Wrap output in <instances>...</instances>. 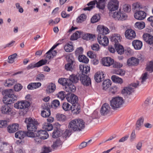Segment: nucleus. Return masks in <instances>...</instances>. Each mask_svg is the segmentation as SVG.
Masks as SVG:
<instances>
[{
  "label": "nucleus",
  "instance_id": "11",
  "mask_svg": "<svg viewBox=\"0 0 153 153\" xmlns=\"http://www.w3.org/2000/svg\"><path fill=\"white\" fill-rule=\"evenodd\" d=\"M79 80L81 83L84 85L88 86L91 83V79L88 76L83 74H80Z\"/></svg>",
  "mask_w": 153,
  "mask_h": 153
},
{
  "label": "nucleus",
  "instance_id": "35",
  "mask_svg": "<svg viewBox=\"0 0 153 153\" xmlns=\"http://www.w3.org/2000/svg\"><path fill=\"white\" fill-rule=\"evenodd\" d=\"M82 32L80 31H78L74 33L71 37L70 39L71 40H77L79 37L82 36Z\"/></svg>",
  "mask_w": 153,
  "mask_h": 153
},
{
  "label": "nucleus",
  "instance_id": "49",
  "mask_svg": "<svg viewBox=\"0 0 153 153\" xmlns=\"http://www.w3.org/2000/svg\"><path fill=\"white\" fill-rule=\"evenodd\" d=\"M70 130L67 129L62 134V136L63 138H66L67 137H69L71 134L72 131L71 129Z\"/></svg>",
  "mask_w": 153,
  "mask_h": 153
},
{
  "label": "nucleus",
  "instance_id": "38",
  "mask_svg": "<svg viewBox=\"0 0 153 153\" xmlns=\"http://www.w3.org/2000/svg\"><path fill=\"white\" fill-rule=\"evenodd\" d=\"M82 38L87 40L93 39L94 37V35L90 33H85L82 32Z\"/></svg>",
  "mask_w": 153,
  "mask_h": 153
},
{
  "label": "nucleus",
  "instance_id": "2",
  "mask_svg": "<svg viewBox=\"0 0 153 153\" xmlns=\"http://www.w3.org/2000/svg\"><path fill=\"white\" fill-rule=\"evenodd\" d=\"M85 122L81 119H78L71 120L68 125L69 129L74 131H80L85 127Z\"/></svg>",
  "mask_w": 153,
  "mask_h": 153
},
{
  "label": "nucleus",
  "instance_id": "32",
  "mask_svg": "<svg viewBox=\"0 0 153 153\" xmlns=\"http://www.w3.org/2000/svg\"><path fill=\"white\" fill-rule=\"evenodd\" d=\"M63 142L59 139H56L53 142V144L51 145L52 148L54 149H56L59 148L61 147Z\"/></svg>",
  "mask_w": 153,
  "mask_h": 153
},
{
  "label": "nucleus",
  "instance_id": "21",
  "mask_svg": "<svg viewBox=\"0 0 153 153\" xmlns=\"http://www.w3.org/2000/svg\"><path fill=\"white\" fill-rule=\"evenodd\" d=\"M125 35L126 37L129 39L135 38L136 36L135 31L131 29L127 30L125 32Z\"/></svg>",
  "mask_w": 153,
  "mask_h": 153
},
{
  "label": "nucleus",
  "instance_id": "58",
  "mask_svg": "<svg viewBox=\"0 0 153 153\" xmlns=\"http://www.w3.org/2000/svg\"><path fill=\"white\" fill-rule=\"evenodd\" d=\"M114 73L119 75L123 76L125 74V71L122 69H119L115 70L114 71Z\"/></svg>",
  "mask_w": 153,
  "mask_h": 153
},
{
  "label": "nucleus",
  "instance_id": "15",
  "mask_svg": "<svg viewBox=\"0 0 153 153\" xmlns=\"http://www.w3.org/2000/svg\"><path fill=\"white\" fill-rule=\"evenodd\" d=\"M66 99L67 101L72 104L78 102V97L74 94H69L66 96Z\"/></svg>",
  "mask_w": 153,
  "mask_h": 153
},
{
  "label": "nucleus",
  "instance_id": "4",
  "mask_svg": "<svg viewBox=\"0 0 153 153\" xmlns=\"http://www.w3.org/2000/svg\"><path fill=\"white\" fill-rule=\"evenodd\" d=\"M27 124V128L28 131H36L37 129L38 122L35 119L30 117L26 119L25 121Z\"/></svg>",
  "mask_w": 153,
  "mask_h": 153
},
{
  "label": "nucleus",
  "instance_id": "10",
  "mask_svg": "<svg viewBox=\"0 0 153 153\" xmlns=\"http://www.w3.org/2000/svg\"><path fill=\"white\" fill-rule=\"evenodd\" d=\"M47 61L46 59H42L36 63L33 62L31 63L26 68L27 70H29L35 68L39 67L45 65L47 63Z\"/></svg>",
  "mask_w": 153,
  "mask_h": 153
},
{
  "label": "nucleus",
  "instance_id": "26",
  "mask_svg": "<svg viewBox=\"0 0 153 153\" xmlns=\"http://www.w3.org/2000/svg\"><path fill=\"white\" fill-rule=\"evenodd\" d=\"M144 40L150 45L153 44V36L148 33L144 34L143 35Z\"/></svg>",
  "mask_w": 153,
  "mask_h": 153
},
{
  "label": "nucleus",
  "instance_id": "12",
  "mask_svg": "<svg viewBox=\"0 0 153 153\" xmlns=\"http://www.w3.org/2000/svg\"><path fill=\"white\" fill-rule=\"evenodd\" d=\"M12 146L6 143H1L0 144V152H4L8 153H12Z\"/></svg>",
  "mask_w": 153,
  "mask_h": 153
},
{
  "label": "nucleus",
  "instance_id": "52",
  "mask_svg": "<svg viewBox=\"0 0 153 153\" xmlns=\"http://www.w3.org/2000/svg\"><path fill=\"white\" fill-rule=\"evenodd\" d=\"M16 53H15L10 56L8 58V62L10 63H12L14 62V59L17 56Z\"/></svg>",
  "mask_w": 153,
  "mask_h": 153
},
{
  "label": "nucleus",
  "instance_id": "55",
  "mask_svg": "<svg viewBox=\"0 0 153 153\" xmlns=\"http://www.w3.org/2000/svg\"><path fill=\"white\" fill-rule=\"evenodd\" d=\"M100 19V16L99 15H94L91 19V22L92 23H94L98 22Z\"/></svg>",
  "mask_w": 153,
  "mask_h": 153
},
{
  "label": "nucleus",
  "instance_id": "53",
  "mask_svg": "<svg viewBox=\"0 0 153 153\" xmlns=\"http://www.w3.org/2000/svg\"><path fill=\"white\" fill-rule=\"evenodd\" d=\"M86 18V16L85 14H82L77 18L76 21L78 23L82 22L85 20Z\"/></svg>",
  "mask_w": 153,
  "mask_h": 153
},
{
  "label": "nucleus",
  "instance_id": "8",
  "mask_svg": "<svg viewBox=\"0 0 153 153\" xmlns=\"http://www.w3.org/2000/svg\"><path fill=\"white\" fill-rule=\"evenodd\" d=\"M68 63L65 65V69L67 71H72L73 70V65L75 63L74 59L72 55L70 54L68 56Z\"/></svg>",
  "mask_w": 153,
  "mask_h": 153
},
{
  "label": "nucleus",
  "instance_id": "27",
  "mask_svg": "<svg viewBox=\"0 0 153 153\" xmlns=\"http://www.w3.org/2000/svg\"><path fill=\"white\" fill-rule=\"evenodd\" d=\"M80 109V105L78 102H77V103H75L74 104H72L71 110L74 114H77L79 113Z\"/></svg>",
  "mask_w": 153,
  "mask_h": 153
},
{
  "label": "nucleus",
  "instance_id": "57",
  "mask_svg": "<svg viewBox=\"0 0 153 153\" xmlns=\"http://www.w3.org/2000/svg\"><path fill=\"white\" fill-rule=\"evenodd\" d=\"M83 48L82 47L77 48L75 52V55L76 56L81 55L83 53Z\"/></svg>",
  "mask_w": 153,
  "mask_h": 153
},
{
  "label": "nucleus",
  "instance_id": "44",
  "mask_svg": "<svg viewBox=\"0 0 153 153\" xmlns=\"http://www.w3.org/2000/svg\"><path fill=\"white\" fill-rule=\"evenodd\" d=\"M78 59L79 62L85 63H88L89 61V59L85 56L83 55H79Z\"/></svg>",
  "mask_w": 153,
  "mask_h": 153
},
{
  "label": "nucleus",
  "instance_id": "46",
  "mask_svg": "<svg viewBox=\"0 0 153 153\" xmlns=\"http://www.w3.org/2000/svg\"><path fill=\"white\" fill-rule=\"evenodd\" d=\"M15 80L13 79H8L6 80L4 85L6 87L11 86L15 84Z\"/></svg>",
  "mask_w": 153,
  "mask_h": 153
},
{
  "label": "nucleus",
  "instance_id": "37",
  "mask_svg": "<svg viewBox=\"0 0 153 153\" xmlns=\"http://www.w3.org/2000/svg\"><path fill=\"white\" fill-rule=\"evenodd\" d=\"M56 88L55 84L53 83H51L49 84L46 91L48 93H52L55 91Z\"/></svg>",
  "mask_w": 153,
  "mask_h": 153
},
{
  "label": "nucleus",
  "instance_id": "23",
  "mask_svg": "<svg viewBox=\"0 0 153 153\" xmlns=\"http://www.w3.org/2000/svg\"><path fill=\"white\" fill-rule=\"evenodd\" d=\"M36 134V135L43 140L46 139L49 137V135L47 131L45 130H42L39 131Z\"/></svg>",
  "mask_w": 153,
  "mask_h": 153
},
{
  "label": "nucleus",
  "instance_id": "56",
  "mask_svg": "<svg viewBox=\"0 0 153 153\" xmlns=\"http://www.w3.org/2000/svg\"><path fill=\"white\" fill-rule=\"evenodd\" d=\"M92 141V140H89L87 142H82L79 146V149H82L88 145H89V143L91 142Z\"/></svg>",
  "mask_w": 153,
  "mask_h": 153
},
{
  "label": "nucleus",
  "instance_id": "29",
  "mask_svg": "<svg viewBox=\"0 0 153 153\" xmlns=\"http://www.w3.org/2000/svg\"><path fill=\"white\" fill-rule=\"evenodd\" d=\"M97 2V7L101 10V12L103 13L104 10L105 6V0H98Z\"/></svg>",
  "mask_w": 153,
  "mask_h": 153
},
{
  "label": "nucleus",
  "instance_id": "61",
  "mask_svg": "<svg viewBox=\"0 0 153 153\" xmlns=\"http://www.w3.org/2000/svg\"><path fill=\"white\" fill-rule=\"evenodd\" d=\"M91 49L94 51H98L100 50L99 45L97 43H95L91 46Z\"/></svg>",
  "mask_w": 153,
  "mask_h": 153
},
{
  "label": "nucleus",
  "instance_id": "47",
  "mask_svg": "<svg viewBox=\"0 0 153 153\" xmlns=\"http://www.w3.org/2000/svg\"><path fill=\"white\" fill-rule=\"evenodd\" d=\"M123 8L125 12L128 13L131 10V6L128 4H125L123 6Z\"/></svg>",
  "mask_w": 153,
  "mask_h": 153
},
{
  "label": "nucleus",
  "instance_id": "25",
  "mask_svg": "<svg viewBox=\"0 0 153 153\" xmlns=\"http://www.w3.org/2000/svg\"><path fill=\"white\" fill-rule=\"evenodd\" d=\"M19 128L18 123H15L12 125H9L7 128V131L10 133H13L17 131Z\"/></svg>",
  "mask_w": 153,
  "mask_h": 153
},
{
  "label": "nucleus",
  "instance_id": "5",
  "mask_svg": "<svg viewBox=\"0 0 153 153\" xmlns=\"http://www.w3.org/2000/svg\"><path fill=\"white\" fill-rule=\"evenodd\" d=\"M123 103V98L115 97L113 98L110 101V105L113 109H115L120 108Z\"/></svg>",
  "mask_w": 153,
  "mask_h": 153
},
{
  "label": "nucleus",
  "instance_id": "3",
  "mask_svg": "<svg viewBox=\"0 0 153 153\" xmlns=\"http://www.w3.org/2000/svg\"><path fill=\"white\" fill-rule=\"evenodd\" d=\"M58 82L60 84L65 86L64 89L66 92H74L76 90L75 86L69 79H66L65 78H61L59 79Z\"/></svg>",
  "mask_w": 153,
  "mask_h": 153
},
{
  "label": "nucleus",
  "instance_id": "63",
  "mask_svg": "<svg viewBox=\"0 0 153 153\" xmlns=\"http://www.w3.org/2000/svg\"><path fill=\"white\" fill-rule=\"evenodd\" d=\"M45 76L43 74H38L36 77V80L41 81L43 80L45 78Z\"/></svg>",
  "mask_w": 153,
  "mask_h": 153
},
{
  "label": "nucleus",
  "instance_id": "16",
  "mask_svg": "<svg viewBox=\"0 0 153 153\" xmlns=\"http://www.w3.org/2000/svg\"><path fill=\"white\" fill-rule=\"evenodd\" d=\"M97 30L99 31L98 35H105L109 32L108 28L102 25H99L97 27Z\"/></svg>",
  "mask_w": 153,
  "mask_h": 153
},
{
  "label": "nucleus",
  "instance_id": "28",
  "mask_svg": "<svg viewBox=\"0 0 153 153\" xmlns=\"http://www.w3.org/2000/svg\"><path fill=\"white\" fill-rule=\"evenodd\" d=\"M79 69L81 74L86 75L89 72L90 68L89 66H87L86 65H80L79 66Z\"/></svg>",
  "mask_w": 153,
  "mask_h": 153
},
{
  "label": "nucleus",
  "instance_id": "59",
  "mask_svg": "<svg viewBox=\"0 0 153 153\" xmlns=\"http://www.w3.org/2000/svg\"><path fill=\"white\" fill-rule=\"evenodd\" d=\"M146 70L150 72L153 71V62L150 61L149 63V65L147 66Z\"/></svg>",
  "mask_w": 153,
  "mask_h": 153
},
{
  "label": "nucleus",
  "instance_id": "22",
  "mask_svg": "<svg viewBox=\"0 0 153 153\" xmlns=\"http://www.w3.org/2000/svg\"><path fill=\"white\" fill-rule=\"evenodd\" d=\"M121 39L122 37L120 35L117 33L112 34L111 37V41L115 43V45L119 44L121 41Z\"/></svg>",
  "mask_w": 153,
  "mask_h": 153
},
{
  "label": "nucleus",
  "instance_id": "43",
  "mask_svg": "<svg viewBox=\"0 0 153 153\" xmlns=\"http://www.w3.org/2000/svg\"><path fill=\"white\" fill-rule=\"evenodd\" d=\"M115 45L116 50L118 53L120 54H123L124 51V49L123 47L119 44H117Z\"/></svg>",
  "mask_w": 153,
  "mask_h": 153
},
{
  "label": "nucleus",
  "instance_id": "50",
  "mask_svg": "<svg viewBox=\"0 0 153 153\" xmlns=\"http://www.w3.org/2000/svg\"><path fill=\"white\" fill-rule=\"evenodd\" d=\"M135 26L136 27L141 30L145 27V24L143 22H138L135 23Z\"/></svg>",
  "mask_w": 153,
  "mask_h": 153
},
{
  "label": "nucleus",
  "instance_id": "60",
  "mask_svg": "<svg viewBox=\"0 0 153 153\" xmlns=\"http://www.w3.org/2000/svg\"><path fill=\"white\" fill-rule=\"evenodd\" d=\"M60 132L58 130H55L52 133V137L53 138H56L60 136Z\"/></svg>",
  "mask_w": 153,
  "mask_h": 153
},
{
  "label": "nucleus",
  "instance_id": "31",
  "mask_svg": "<svg viewBox=\"0 0 153 153\" xmlns=\"http://www.w3.org/2000/svg\"><path fill=\"white\" fill-rule=\"evenodd\" d=\"M132 44L134 48L137 50L140 49L143 45L142 42L138 40H134L132 42Z\"/></svg>",
  "mask_w": 153,
  "mask_h": 153
},
{
  "label": "nucleus",
  "instance_id": "42",
  "mask_svg": "<svg viewBox=\"0 0 153 153\" xmlns=\"http://www.w3.org/2000/svg\"><path fill=\"white\" fill-rule=\"evenodd\" d=\"M64 49L65 51L67 52H71L74 49V47L72 45L69 43H67L65 45Z\"/></svg>",
  "mask_w": 153,
  "mask_h": 153
},
{
  "label": "nucleus",
  "instance_id": "20",
  "mask_svg": "<svg viewBox=\"0 0 153 153\" xmlns=\"http://www.w3.org/2000/svg\"><path fill=\"white\" fill-rule=\"evenodd\" d=\"M134 16L137 20H142L146 18V14L144 11H138L135 12Z\"/></svg>",
  "mask_w": 153,
  "mask_h": 153
},
{
  "label": "nucleus",
  "instance_id": "39",
  "mask_svg": "<svg viewBox=\"0 0 153 153\" xmlns=\"http://www.w3.org/2000/svg\"><path fill=\"white\" fill-rule=\"evenodd\" d=\"M133 89L130 87H125L122 91V93L123 94L125 95L130 94L133 92Z\"/></svg>",
  "mask_w": 153,
  "mask_h": 153
},
{
  "label": "nucleus",
  "instance_id": "9",
  "mask_svg": "<svg viewBox=\"0 0 153 153\" xmlns=\"http://www.w3.org/2000/svg\"><path fill=\"white\" fill-rule=\"evenodd\" d=\"M30 105V102L26 100L19 101L14 104L15 108L20 109L28 108Z\"/></svg>",
  "mask_w": 153,
  "mask_h": 153
},
{
  "label": "nucleus",
  "instance_id": "1",
  "mask_svg": "<svg viewBox=\"0 0 153 153\" xmlns=\"http://www.w3.org/2000/svg\"><path fill=\"white\" fill-rule=\"evenodd\" d=\"M4 94L3 101L5 104L2 106L1 111L3 114H9L11 109L9 105L13 103L17 100V97L14 94V91L12 89L5 90Z\"/></svg>",
  "mask_w": 153,
  "mask_h": 153
},
{
  "label": "nucleus",
  "instance_id": "48",
  "mask_svg": "<svg viewBox=\"0 0 153 153\" xmlns=\"http://www.w3.org/2000/svg\"><path fill=\"white\" fill-rule=\"evenodd\" d=\"M140 3L138 2L134 3L132 4V10L133 11L137 12L140 9Z\"/></svg>",
  "mask_w": 153,
  "mask_h": 153
},
{
  "label": "nucleus",
  "instance_id": "34",
  "mask_svg": "<svg viewBox=\"0 0 153 153\" xmlns=\"http://www.w3.org/2000/svg\"><path fill=\"white\" fill-rule=\"evenodd\" d=\"M144 118L143 117L140 118L137 121L136 124V129L139 130L143 124Z\"/></svg>",
  "mask_w": 153,
  "mask_h": 153
},
{
  "label": "nucleus",
  "instance_id": "17",
  "mask_svg": "<svg viewBox=\"0 0 153 153\" xmlns=\"http://www.w3.org/2000/svg\"><path fill=\"white\" fill-rule=\"evenodd\" d=\"M110 107L107 103L104 104L102 106L100 112L102 115L105 116L108 114L110 111Z\"/></svg>",
  "mask_w": 153,
  "mask_h": 153
},
{
  "label": "nucleus",
  "instance_id": "13",
  "mask_svg": "<svg viewBox=\"0 0 153 153\" xmlns=\"http://www.w3.org/2000/svg\"><path fill=\"white\" fill-rule=\"evenodd\" d=\"M97 40L100 45L104 46H107L109 43L108 39L105 35H98Z\"/></svg>",
  "mask_w": 153,
  "mask_h": 153
},
{
  "label": "nucleus",
  "instance_id": "64",
  "mask_svg": "<svg viewBox=\"0 0 153 153\" xmlns=\"http://www.w3.org/2000/svg\"><path fill=\"white\" fill-rule=\"evenodd\" d=\"M65 93V92L64 91H61L59 92L57 95L58 97L60 99L62 100H63L66 97Z\"/></svg>",
  "mask_w": 153,
  "mask_h": 153
},
{
  "label": "nucleus",
  "instance_id": "40",
  "mask_svg": "<svg viewBox=\"0 0 153 153\" xmlns=\"http://www.w3.org/2000/svg\"><path fill=\"white\" fill-rule=\"evenodd\" d=\"M111 85V81L109 79L104 80L102 83L103 89L105 90L107 89Z\"/></svg>",
  "mask_w": 153,
  "mask_h": 153
},
{
  "label": "nucleus",
  "instance_id": "62",
  "mask_svg": "<svg viewBox=\"0 0 153 153\" xmlns=\"http://www.w3.org/2000/svg\"><path fill=\"white\" fill-rule=\"evenodd\" d=\"M22 86L20 84H16L14 87V88L15 91H19L22 88Z\"/></svg>",
  "mask_w": 153,
  "mask_h": 153
},
{
  "label": "nucleus",
  "instance_id": "7",
  "mask_svg": "<svg viewBox=\"0 0 153 153\" xmlns=\"http://www.w3.org/2000/svg\"><path fill=\"white\" fill-rule=\"evenodd\" d=\"M42 110L41 111V116L44 117H48L51 115L50 105L47 103L44 104L42 106Z\"/></svg>",
  "mask_w": 153,
  "mask_h": 153
},
{
  "label": "nucleus",
  "instance_id": "33",
  "mask_svg": "<svg viewBox=\"0 0 153 153\" xmlns=\"http://www.w3.org/2000/svg\"><path fill=\"white\" fill-rule=\"evenodd\" d=\"M26 132L22 131H19L15 134V137L20 139H23L26 136Z\"/></svg>",
  "mask_w": 153,
  "mask_h": 153
},
{
  "label": "nucleus",
  "instance_id": "51",
  "mask_svg": "<svg viewBox=\"0 0 153 153\" xmlns=\"http://www.w3.org/2000/svg\"><path fill=\"white\" fill-rule=\"evenodd\" d=\"M56 117L58 120L62 122L65 121L66 120L65 116L62 114H57Z\"/></svg>",
  "mask_w": 153,
  "mask_h": 153
},
{
  "label": "nucleus",
  "instance_id": "45",
  "mask_svg": "<svg viewBox=\"0 0 153 153\" xmlns=\"http://www.w3.org/2000/svg\"><path fill=\"white\" fill-rule=\"evenodd\" d=\"M43 128L46 131H50L53 129V126L50 123H45L43 125Z\"/></svg>",
  "mask_w": 153,
  "mask_h": 153
},
{
  "label": "nucleus",
  "instance_id": "54",
  "mask_svg": "<svg viewBox=\"0 0 153 153\" xmlns=\"http://www.w3.org/2000/svg\"><path fill=\"white\" fill-rule=\"evenodd\" d=\"M71 106L67 102H64L63 104L62 108L65 111H69L71 110Z\"/></svg>",
  "mask_w": 153,
  "mask_h": 153
},
{
  "label": "nucleus",
  "instance_id": "41",
  "mask_svg": "<svg viewBox=\"0 0 153 153\" xmlns=\"http://www.w3.org/2000/svg\"><path fill=\"white\" fill-rule=\"evenodd\" d=\"M111 79L113 82L121 84L123 83V80L122 79L116 75H113L111 77Z\"/></svg>",
  "mask_w": 153,
  "mask_h": 153
},
{
  "label": "nucleus",
  "instance_id": "6",
  "mask_svg": "<svg viewBox=\"0 0 153 153\" xmlns=\"http://www.w3.org/2000/svg\"><path fill=\"white\" fill-rule=\"evenodd\" d=\"M119 1L118 0H111L108 2L107 7L110 12L117 10L119 8Z\"/></svg>",
  "mask_w": 153,
  "mask_h": 153
},
{
  "label": "nucleus",
  "instance_id": "30",
  "mask_svg": "<svg viewBox=\"0 0 153 153\" xmlns=\"http://www.w3.org/2000/svg\"><path fill=\"white\" fill-rule=\"evenodd\" d=\"M80 74H77L76 75L72 74L69 77V78L65 79H69L72 83H76L79 80V76Z\"/></svg>",
  "mask_w": 153,
  "mask_h": 153
},
{
  "label": "nucleus",
  "instance_id": "24",
  "mask_svg": "<svg viewBox=\"0 0 153 153\" xmlns=\"http://www.w3.org/2000/svg\"><path fill=\"white\" fill-rule=\"evenodd\" d=\"M140 60L138 58L132 57L129 59L127 60V64L128 65L135 66L138 64Z\"/></svg>",
  "mask_w": 153,
  "mask_h": 153
},
{
  "label": "nucleus",
  "instance_id": "36",
  "mask_svg": "<svg viewBox=\"0 0 153 153\" xmlns=\"http://www.w3.org/2000/svg\"><path fill=\"white\" fill-rule=\"evenodd\" d=\"M97 1L96 0H94L93 1H92L89 2L87 4V5L88 7H85L83 8L84 10H90L92 9L94 7V6L97 4Z\"/></svg>",
  "mask_w": 153,
  "mask_h": 153
},
{
  "label": "nucleus",
  "instance_id": "19",
  "mask_svg": "<svg viewBox=\"0 0 153 153\" xmlns=\"http://www.w3.org/2000/svg\"><path fill=\"white\" fill-rule=\"evenodd\" d=\"M105 74L101 71L97 72L95 75L94 79L97 82H100L102 81L105 78Z\"/></svg>",
  "mask_w": 153,
  "mask_h": 153
},
{
  "label": "nucleus",
  "instance_id": "14",
  "mask_svg": "<svg viewBox=\"0 0 153 153\" xmlns=\"http://www.w3.org/2000/svg\"><path fill=\"white\" fill-rule=\"evenodd\" d=\"M112 16L116 19L122 21L125 20L127 17V16L126 14L121 12L120 11H119L117 13L114 12Z\"/></svg>",
  "mask_w": 153,
  "mask_h": 153
},
{
  "label": "nucleus",
  "instance_id": "18",
  "mask_svg": "<svg viewBox=\"0 0 153 153\" xmlns=\"http://www.w3.org/2000/svg\"><path fill=\"white\" fill-rule=\"evenodd\" d=\"M114 62V60L111 57H105L102 59V65L106 66H109L112 65Z\"/></svg>",
  "mask_w": 153,
  "mask_h": 153
}]
</instances>
